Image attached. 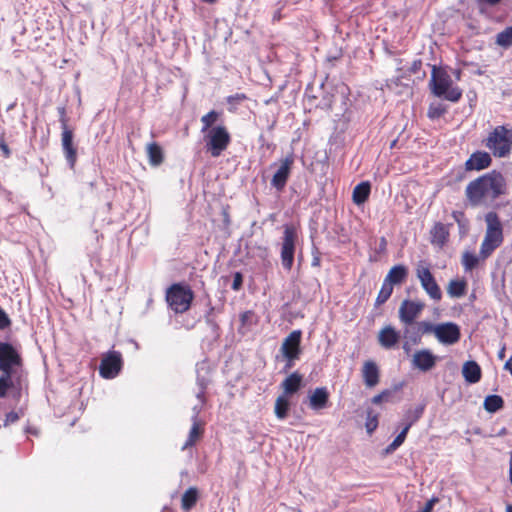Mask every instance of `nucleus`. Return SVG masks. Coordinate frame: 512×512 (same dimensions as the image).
<instances>
[{
	"instance_id": "a878e982",
	"label": "nucleus",
	"mask_w": 512,
	"mask_h": 512,
	"mask_svg": "<svg viewBox=\"0 0 512 512\" xmlns=\"http://www.w3.org/2000/svg\"><path fill=\"white\" fill-rule=\"evenodd\" d=\"M22 379L13 377L10 374L0 376V398L6 396L9 389H17L21 386Z\"/></svg>"
},
{
	"instance_id": "5fc2aeb1",
	"label": "nucleus",
	"mask_w": 512,
	"mask_h": 512,
	"mask_svg": "<svg viewBox=\"0 0 512 512\" xmlns=\"http://www.w3.org/2000/svg\"><path fill=\"white\" fill-rule=\"evenodd\" d=\"M0 147H1L2 151L4 152L5 156H6V157H8V156H9V154H10V151H9L8 146H7L6 144H3V143H2V144L0 145Z\"/></svg>"
},
{
	"instance_id": "3c124183",
	"label": "nucleus",
	"mask_w": 512,
	"mask_h": 512,
	"mask_svg": "<svg viewBox=\"0 0 512 512\" xmlns=\"http://www.w3.org/2000/svg\"><path fill=\"white\" fill-rule=\"evenodd\" d=\"M452 217L454 218V220H455L456 222H458L459 224H461V220H462V218L464 217V214H463L462 212H460V211H454V212L452 213Z\"/></svg>"
},
{
	"instance_id": "6ab92c4d",
	"label": "nucleus",
	"mask_w": 512,
	"mask_h": 512,
	"mask_svg": "<svg viewBox=\"0 0 512 512\" xmlns=\"http://www.w3.org/2000/svg\"><path fill=\"white\" fill-rule=\"evenodd\" d=\"M491 164V157L487 152L473 153L466 161L465 166L467 170H482Z\"/></svg>"
},
{
	"instance_id": "c756f323",
	"label": "nucleus",
	"mask_w": 512,
	"mask_h": 512,
	"mask_svg": "<svg viewBox=\"0 0 512 512\" xmlns=\"http://www.w3.org/2000/svg\"><path fill=\"white\" fill-rule=\"evenodd\" d=\"M147 154L149 162L153 166H158L163 161V154L160 146L156 143H150L147 145Z\"/></svg>"
},
{
	"instance_id": "4d7b16f0",
	"label": "nucleus",
	"mask_w": 512,
	"mask_h": 512,
	"mask_svg": "<svg viewBox=\"0 0 512 512\" xmlns=\"http://www.w3.org/2000/svg\"><path fill=\"white\" fill-rule=\"evenodd\" d=\"M250 315H251V312H245V313H243V314L241 315V320H242V322H245V321L248 319V317H249Z\"/></svg>"
},
{
	"instance_id": "de8ad7c7",
	"label": "nucleus",
	"mask_w": 512,
	"mask_h": 512,
	"mask_svg": "<svg viewBox=\"0 0 512 512\" xmlns=\"http://www.w3.org/2000/svg\"><path fill=\"white\" fill-rule=\"evenodd\" d=\"M242 285V276L240 273H236L232 283V289L238 290Z\"/></svg>"
},
{
	"instance_id": "f8f14e48",
	"label": "nucleus",
	"mask_w": 512,
	"mask_h": 512,
	"mask_svg": "<svg viewBox=\"0 0 512 512\" xmlns=\"http://www.w3.org/2000/svg\"><path fill=\"white\" fill-rule=\"evenodd\" d=\"M122 368V357L119 352L110 351L103 355L99 367L100 375L105 379L115 378Z\"/></svg>"
},
{
	"instance_id": "79ce46f5",
	"label": "nucleus",
	"mask_w": 512,
	"mask_h": 512,
	"mask_svg": "<svg viewBox=\"0 0 512 512\" xmlns=\"http://www.w3.org/2000/svg\"><path fill=\"white\" fill-rule=\"evenodd\" d=\"M407 433L408 431L402 429V431L397 435V437L393 440L392 443H390L387 448H386V452L387 453H392L394 452L397 448H399L403 442L405 441L406 439V436H407Z\"/></svg>"
},
{
	"instance_id": "864d4df0",
	"label": "nucleus",
	"mask_w": 512,
	"mask_h": 512,
	"mask_svg": "<svg viewBox=\"0 0 512 512\" xmlns=\"http://www.w3.org/2000/svg\"><path fill=\"white\" fill-rule=\"evenodd\" d=\"M452 74L456 81L460 80L461 78V71L458 69L452 70Z\"/></svg>"
},
{
	"instance_id": "6e6552de",
	"label": "nucleus",
	"mask_w": 512,
	"mask_h": 512,
	"mask_svg": "<svg viewBox=\"0 0 512 512\" xmlns=\"http://www.w3.org/2000/svg\"><path fill=\"white\" fill-rule=\"evenodd\" d=\"M297 241V229L293 225H285L281 243L280 256L282 266L287 271H290L293 266Z\"/></svg>"
},
{
	"instance_id": "412c9836",
	"label": "nucleus",
	"mask_w": 512,
	"mask_h": 512,
	"mask_svg": "<svg viewBox=\"0 0 512 512\" xmlns=\"http://www.w3.org/2000/svg\"><path fill=\"white\" fill-rule=\"evenodd\" d=\"M462 374L468 383H477L481 379V368L475 361H467L463 364Z\"/></svg>"
},
{
	"instance_id": "423d86ee",
	"label": "nucleus",
	"mask_w": 512,
	"mask_h": 512,
	"mask_svg": "<svg viewBox=\"0 0 512 512\" xmlns=\"http://www.w3.org/2000/svg\"><path fill=\"white\" fill-rule=\"evenodd\" d=\"M0 371L22 379V359L18 352L8 343L0 342Z\"/></svg>"
},
{
	"instance_id": "bb28decb",
	"label": "nucleus",
	"mask_w": 512,
	"mask_h": 512,
	"mask_svg": "<svg viewBox=\"0 0 512 512\" xmlns=\"http://www.w3.org/2000/svg\"><path fill=\"white\" fill-rule=\"evenodd\" d=\"M467 282L464 279H453L448 283L447 293L451 298H461L466 294Z\"/></svg>"
},
{
	"instance_id": "c9c22d12",
	"label": "nucleus",
	"mask_w": 512,
	"mask_h": 512,
	"mask_svg": "<svg viewBox=\"0 0 512 512\" xmlns=\"http://www.w3.org/2000/svg\"><path fill=\"white\" fill-rule=\"evenodd\" d=\"M393 292V286H391L389 283H386L383 281L382 287L378 293V296L376 298L375 305L381 306L384 304L391 296Z\"/></svg>"
},
{
	"instance_id": "20e7f679",
	"label": "nucleus",
	"mask_w": 512,
	"mask_h": 512,
	"mask_svg": "<svg viewBox=\"0 0 512 512\" xmlns=\"http://www.w3.org/2000/svg\"><path fill=\"white\" fill-rule=\"evenodd\" d=\"M485 146L495 157L508 156L512 151V128L507 125L496 126L486 138Z\"/></svg>"
},
{
	"instance_id": "680f3d73",
	"label": "nucleus",
	"mask_w": 512,
	"mask_h": 512,
	"mask_svg": "<svg viewBox=\"0 0 512 512\" xmlns=\"http://www.w3.org/2000/svg\"><path fill=\"white\" fill-rule=\"evenodd\" d=\"M386 243L385 239H382L381 245H384Z\"/></svg>"
},
{
	"instance_id": "13d9d810",
	"label": "nucleus",
	"mask_w": 512,
	"mask_h": 512,
	"mask_svg": "<svg viewBox=\"0 0 512 512\" xmlns=\"http://www.w3.org/2000/svg\"><path fill=\"white\" fill-rule=\"evenodd\" d=\"M506 512H512V505L508 504L506 506Z\"/></svg>"
},
{
	"instance_id": "1a4fd4ad",
	"label": "nucleus",
	"mask_w": 512,
	"mask_h": 512,
	"mask_svg": "<svg viewBox=\"0 0 512 512\" xmlns=\"http://www.w3.org/2000/svg\"><path fill=\"white\" fill-rule=\"evenodd\" d=\"M207 151L213 157H219L230 143V135L224 126L212 127L205 135Z\"/></svg>"
},
{
	"instance_id": "e433bc0d",
	"label": "nucleus",
	"mask_w": 512,
	"mask_h": 512,
	"mask_svg": "<svg viewBox=\"0 0 512 512\" xmlns=\"http://www.w3.org/2000/svg\"><path fill=\"white\" fill-rule=\"evenodd\" d=\"M218 118H219V113L216 112L215 110H212L209 113L202 116L201 122L203 124V127H202L201 131L208 132L212 128L213 124L218 120Z\"/></svg>"
},
{
	"instance_id": "49530a36",
	"label": "nucleus",
	"mask_w": 512,
	"mask_h": 512,
	"mask_svg": "<svg viewBox=\"0 0 512 512\" xmlns=\"http://www.w3.org/2000/svg\"><path fill=\"white\" fill-rule=\"evenodd\" d=\"M19 419V416L17 413L15 412H9L7 415H6V419H5V422H4V425L7 426L9 425L10 423H14L16 422L17 420Z\"/></svg>"
},
{
	"instance_id": "2f4dec72",
	"label": "nucleus",
	"mask_w": 512,
	"mask_h": 512,
	"mask_svg": "<svg viewBox=\"0 0 512 512\" xmlns=\"http://www.w3.org/2000/svg\"><path fill=\"white\" fill-rule=\"evenodd\" d=\"M289 405V401L285 395H281L276 399L275 415L278 419L283 420L287 417Z\"/></svg>"
},
{
	"instance_id": "f03ea898",
	"label": "nucleus",
	"mask_w": 512,
	"mask_h": 512,
	"mask_svg": "<svg viewBox=\"0 0 512 512\" xmlns=\"http://www.w3.org/2000/svg\"><path fill=\"white\" fill-rule=\"evenodd\" d=\"M196 373H197V385L199 387L197 391V399L199 401L198 404L193 407V415H192V427L189 431L188 439L183 445L182 449H187L188 447L193 446L202 436L203 428L202 423L199 421L198 416L204 404V392L209 383V367L206 362H201L196 365Z\"/></svg>"
},
{
	"instance_id": "bf43d9fd",
	"label": "nucleus",
	"mask_w": 512,
	"mask_h": 512,
	"mask_svg": "<svg viewBox=\"0 0 512 512\" xmlns=\"http://www.w3.org/2000/svg\"><path fill=\"white\" fill-rule=\"evenodd\" d=\"M313 265H318V259H314Z\"/></svg>"
},
{
	"instance_id": "f704fd0d",
	"label": "nucleus",
	"mask_w": 512,
	"mask_h": 512,
	"mask_svg": "<svg viewBox=\"0 0 512 512\" xmlns=\"http://www.w3.org/2000/svg\"><path fill=\"white\" fill-rule=\"evenodd\" d=\"M503 399L498 395H489L484 400V408L486 411L494 413L502 408Z\"/></svg>"
},
{
	"instance_id": "4468645a",
	"label": "nucleus",
	"mask_w": 512,
	"mask_h": 512,
	"mask_svg": "<svg viewBox=\"0 0 512 512\" xmlns=\"http://www.w3.org/2000/svg\"><path fill=\"white\" fill-rule=\"evenodd\" d=\"M435 337L443 345H453L461 337L460 327L453 322L437 324Z\"/></svg>"
},
{
	"instance_id": "393cba45",
	"label": "nucleus",
	"mask_w": 512,
	"mask_h": 512,
	"mask_svg": "<svg viewBox=\"0 0 512 512\" xmlns=\"http://www.w3.org/2000/svg\"><path fill=\"white\" fill-rule=\"evenodd\" d=\"M371 192V185L369 182H361L353 189L352 199L356 205L363 204L369 197Z\"/></svg>"
},
{
	"instance_id": "dca6fc26",
	"label": "nucleus",
	"mask_w": 512,
	"mask_h": 512,
	"mask_svg": "<svg viewBox=\"0 0 512 512\" xmlns=\"http://www.w3.org/2000/svg\"><path fill=\"white\" fill-rule=\"evenodd\" d=\"M61 142L65 158L69 166L73 168L76 163L77 152L73 145V132L68 128L65 120H62Z\"/></svg>"
},
{
	"instance_id": "ddd939ff",
	"label": "nucleus",
	"mask_w": 512,
	"mask_h": 512,
	"mask_svg": "<svg viewBox=\"0 0 512 512\" xmlns=\"http://www.w3.org/2000/svg\"><path fill=\"white\" fill-rule=\"evenodd\" d=\"M425 304L421 301L404 300L399 307V319L401 323L412 325L420 316Z\"/></svg>"
},
{
	"instance_id": "72a5a7b5",
	"label": "nucleus",
	"mask_w": 512,
	"mask_h": 512,
	"mask_svg": "<svg viewBox=\"0 0 512 512\" xmlns=\"http://www.w3.org/2000/svg\"><path fill=\"white\" fill-rule=\"evenodd\" d=\"M495 43L502 47L508 48L512 45V26L505 28L496 35Z\"/></svg>"
},
{
	"instance_id": "c85d7f7f",
	"label": "nucleus",
	"mask_w": 512,
	"mask_h": 512,
	"mask_svg": "<svg viewBox=\"0 0 512 512\" xmlns=\"http://www.w3.org/2000/svg\"><path fill=\"white\" fill-rule=\"evenodd\" d=\"M448 238V231L444 224L436 223L431 230L432 243L438 246H443Z\"/></svg>"
},
{
	"instance_id": "0eeeda50",
	"label": "nucleus",
	"mask_w": 512,
	"mask_h": 512,
	"mask_svg": "<svg viewBox=\"0 0 512 512\" xmlns=\"http://www.w3.org/2000/svg\"><path fill=\"white\" fill-rule=\"evenodd\" d=\"M193 292L188 286L172 285L166 293V301L175 313H183L190 308Z\"/></svg>"
},
{
	"instance_id": "7ed1b4c3",
	"label": "nucleus",
	"mask_w": 512,
	"mask_h": 512,
	"mask_svg": "<svg viewBox=\"0 0 512 512\" xmlns=\"http://www.w3.org/2000/svg\"><path fill=\"white\" fill-rule=\"evenodd\" d=\"M429 86L435 96L450 102H458L462 97V90L454 84L452 75L442 67L433 66Z\"/></svg>"
},
{
	"instance_id": "09e8293b",
	"label": "nucleus",
	"mask_w": 512,
	"mask_h": 512,
	"mask_svg": "<svg viewBox=\"0 0 512 512\" xmlns=\"http://www.w3.org/2000/svg\"><path fill=\"white\" fill-rule=\"evenodd\" d=\"M438 502V498H432L430 499L426 504L425 506L423 507V509L421 510V512H431L433 510V507L434 505Z\"/></svg>"
},
{
	"instance_id": "39448f33",
	"label": "nucleus",
	"mask_w": 512,
	"mask_h": 512,
	"mask_svg": "<svg viewBox=\"0 0 512 512\" xmlns=\"http://www.w3.org/2000/svg\"><path fill=\"white\" fill-rule=\"evenodd\" d=\"M485 222L487 228L480 247L483 258H487L503 241V228L498 215L495 212L487 213Z\"/></svg>"
},
{
	"instance_id": "2eb2a0df",
	"label": "nucleus",
	"mask_w": 512,
	"mask_h": 512,
	"mask_svg": "<svg viewBox=\"0 0 512 512\" xmlns=\"http://www.w3.org/2000/svg\"><path fill=\"white\" fill-rule=\"evenodd\" d=\"M293 162L294 160L292 156H287L280 160L277 169L271 179V186L276 190L282 191L284 189L290 176Z\"/></svg>"
},
{
	"instance_id": "5701e85b",
	"label": "nucleus",
	"mask_w": 512,
	"mask_h": 512,
	"mask_svg": "<svg viewBox=\"0 0 512 512\" xmlns=\"http://www.w3.org/2000/svg\"><path fill=\"white\" fill-rule=\"evenodd\" d=\"M329 394L327 389L324 387L316 388L310 395V407L313 410H321L326 407L328 402Z\"/></svg>"
},
{
	"instance_id": "4c0bfd02",
	"label": "nucleus",
	"mask_w": 512,
	"mask_h": 512,
	"mask_svg": "<svg viewBox=\"0 0 512 512\" xmlns=\"http://www.w3.org/2000/svg\"><path fill=\"white\" fill-rule=\"evenodd\" d=\"M479 263V258L477 255L471 252H465L462 256V265L465 271H471L474 269Z\"/></svg>"
},
{
	"instance_id": "9d476101",
	"label": "nucleus",
	"mask_w": 512,
	"mask_h": 512,
	"mask_svg": "<svg viewBox=\"0 0 512 512\" xmlns=\"http://www.w3.org/2000/svg\"><path fill=\"white\" fill-rule=\"evenodd\" d=\"M301 337V330H294L283 340L280 351L283 354L284 358L287 360V369L292 368L294 365V361L299 359V356L301 354Z\"/></svg>"
},
{
	"instance_id": "052dcab7",
	"label": "nucleus",
	"mask_w": 512,
	"mask_h": 512,
	"mask_svg": "<svg viewBox=\"0 0 512 512\" xmlns=\"http://www.w3.org/2000/svg\"><path fill=\"white\" fill-rule=\"evenodd\" d=\"M386 243L385 239H382L381 245H384Z\"/></svg>"
},
{
	"instance_id": "cd10ccee",
	"label": "nucleus",
	"mask_w": 512,
	"mask_h": 512,
	"mask_svg": "<svg viewBox=\"0 0 512 512\" xmlns=\"http://www.w3.org/2000/svg\"><path fill=\"white\" fill-rule=\"evenodd\" d=\"M302 376L297 372L290 374L283 382L284 394L291 395L297 392L301 386Z\"/></svg>"
},
{
	"instance_id": "8fccbe9b",
	"label": "nucleus",
	"mask_w": 512,
	"mask_h": 512,
	"mask_svg": "<svg viewBox=\"0 0 512 512\" xmlns=\"http://www.w3.org/2000/svg\"><path fill=\"white\" fill-rule=\"evenodd\" d=\"M501 0H478L479 5H489V6H495L497 5Z\"/></svg>"
},
{
	"instance_id": "aec40b11",
	"label": "nucleus",
	"mask_w": 512,
	"mask_h": 512,
	"mask_svg": "<svg viewBox=\"0 0 512 512\" xmlns=\"http://www.w3.org/2000/svg\"><path fill=\"white\" fill-rule=\"evenodd\" d=\"M362 376L367 387H374L379 382V370L375 362L366 361L362 368Z\"/></svg>"
},
{
	"instance_id": "6e6d98bb",
	"label": "nucleus",
	"mask_w": 512,
	"mask_h": 512,
	"mask_svg": "<svg viewBox=\"0 0 512 512\" xmlns=\"http://www.w3.org/2000/svg\"><path fill=\"white\" fill-rule=\"evenodd\" d=\"M498 358L503 360L505 358V347H502L498 352Z\"/></svg>"
},
{
	"instance_id": "a211bd4d",
	"label": "nucleus",
	"mask_w": 512,
	"mask_h": 512,
	"mask_svg": "<svg viewBox=\"0 0 512 512\" xmlns=\"http://www.w3.org/2000/svg\"><path fill=\"white\" fill-rule=\"evenodd\" d=\"M400 339V333L392 326L382 328L378 334V341L385 349L393 348Z\"/></svg>"
},
{
	"instance_id": "a18cd8bd",
	"label": "nucleus",
	"mask_w": 512,
	"mask_h": 512,
	"mask_svg": "<svg viewBox=\"0 0 512 512\" xmlns=\"http://www.w3.org/2000/svg\"><path fill=\"white\" fill-rule=\"evenodd\" d=\"M10 324V320L6 313L0 308V328L3 329Z\"/></svg>"
},
{
	"instance_id": "473e14b6",
	"label": "nucleus",
	"mask_w": 512,
	"mask_h": 512,
	"mask_svg": "<svg viewBox=\"0 0 512 512\" xmlns=\"http://www.w3.org/2000/svg\"><path fill=\"white\" fill-rule=\"evenodd\" d=\"M198 491L196 488H189L182 496L181 505L182 508L186 511L190 510L197 501Z\"/></svg>"
},
{
	"instance_id": "37998d69",
	"label": "nucleus",
	"mask_w": 512,
	"mask_h": 512,
	"mask_svg": "<svg viewBox=\"0 0 512 512\" xmlns=\"http://www.w3.org/2000/svg\"><path fill=\"white\" fill-rule=\"evenodd\" d=\"M245 98H246L245 95L244 94H240V93H237L235 95H231V96L227 97V103L229 105V110L230 111H235L237 105L240 102H242Z\"/></svg>"
},
{
	"instance_id": "ea45409f",
	"label": "nucleus",
	"mask_w": 512,
	"mask_h": 512,
	"mask_svg": "<svg viewBox=\"0 0 512 512\" xmlns=\"http://www.w3.org/2000/svg\"><path fill=\"white\" fill-rule=\"evenodd\" d=\"M415 324L421 336L424 334H433L435 336L437 324H433L429 321H420L416 322Z\"/></svg>"
},
{
	"instance_id": "58836bf2",
	"label": "nucleus",
	"mask_w": 512,
	"mask_h": 512,
	"mask_svg": "<svg viewBox=\"0 0 512 512\" xmlns=\"http://www.w3.org/2000/svg\"><path fill=\"white\" fill-rule=\"evenodd\" d=\"M445 112L446 107L443 104L439 102H433L428 108L427 115L430 119L434 120L440 118Z\"/></svg>"
},
{
	"instance_id": "9b49d317",
	"label": "nucleus",
	"mask_w": 512,
	"mask_h": 512,
	"mask_svg": "<svg viewBox=\"0 0 512 512\" xmlns=\"http://www.w3.org/2000/svg\"><path fill=\"white\" fill-rule=\"evenodd\" d=\"M416 276L419 279L422 288L429 295V297L435 301H439L442 298V292L437 284L434 276L432 275L429 267L418 264L416 268Z\"/></svg>"
},
{
	"instance_id": "7c9ffc66",
	"label": "nucleus",
	"mask_w": 512,
	"mask_h": 512,
	"mask_svg": "<svg viewBox=\"0 0 512 512\" xmlns=\"http://www.w3.org/2000/svg\"><path fill=\"white\" fill-rule=\"evenodd\" d=\"M403 337L408 340L412 345L418 344L421 341L420 332L415 323L412 325L404 324Z\"/></svg>"
},
{
	"instance_id": "f3484780",
	"label": "nucleus",
	"mask_w": 512,
	"mask_h": 512,
	"mask_svg": "<svg viewBox=\"0 0 512 512\" xmlns=\"http://www.w3.org/2000/svg\"><path fill=\"white\" fill-rule=\"evenodd\" d=\"M437 357L428 349L415 352L412 358V364L421 371H429L436 364Z\"/></svg>"
},
{
	"instance_id": "f257e3e1",
	"label": "nucleus",
	"mask_w": 512,
	"mask_h": 512,
	"mask_svg": "<svg viewBox=\"0 0 512 512\" xmlns=\"http://www.w3.org/2000/svg\"><path fill=\"white\" fill-rule=\"evenodd\" d=\"M506 181L502 174L492 172L470 182L466 196L473 206L487 205L504 194Z\"/></svg>"
},
{
	"instance_id": "c03bdc74",
	"label": "nucleus",
	"mask_w": 512,
	"mask_h": 512,
	"mask_svg": "<svg viewBox=\"0 0 512 512\" xmlns=\"http://www.w3.org/2000/svg\"><path fill=\"white\" fill-rule=\"evenodd\" d=\"M391 396L390 390H384L380 394L375 395L372 398V403L374 404H380L382 401L387 400Z\"/></svg>"
},
{
	"instance_id": "a19ab883",
	"label": "nucleus",
	"mask_w": 512,
	"mask_h": 512,
	"mask_svg": "<svg viewBox=\"0 0 512 512\" xmlns=\"http://www.w3.org/2000/svg\"><path fill=\"white\" fill-rule=\"evenodd\" d=\"M378 426V415L372 410L367 411L365 427L369 434H372Z\"/></svg>"
},
{
	"instance_id": "4be33fe9",
	"label": "nucleus",
	"mask_w": 512,
	"mask_h": 512,
	"mask_svg": "<svg viewBox=\"0 0 512 512\" xmlns=\"http://www.w3.org/2000/svg\"><path fill=\"white\" fill-rule=\"evenodd\" d=\"M408 270L404 265L393 266L386 275L384 282L391 286L401 284L407 277Z\"/></svg>"
},
{
	"instance_id": "b1692460",
	"label": "nucleus",
	"mask_w": 512,
	"mask_h": 512,
	"mask_svg": "<svg viewBox=\"0 0 512 512\" xmlns=\"http://www.w3.org/2000/svg\"><path fill=\"white\" fill-rule=\"evenodd\" d=\"M425 405H417L415 408L408 409L402 419L403 429L409 431L411 426L416 423L423 415Z\"/></svg>"
},
{
	"instance_id": "603ef678",
	"label": "nucleus",
	"mask_w": 512,
	"mask_h": 512,
	"mask_svg": "<svg viewBox=\"0 0 512 512\" xmlns=\"http://www.w3.org/2000/svg\"><path fill=\"white\" fill-rule=\"evenodd\" d=\"M411 344H412V343H411L410 341H408V340H406V341L404 342V344H403V349H404V351H405L406 353H409V352H410V350H411Z\"/></svg>"
}]
</instances>
